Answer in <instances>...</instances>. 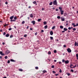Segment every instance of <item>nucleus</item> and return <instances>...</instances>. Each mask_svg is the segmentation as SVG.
<instances>
[{"mask_svg": "<svg viewBox=\"0 0 78 78\" xmlns=\"http://www.w3.org/2000/svg\"><path fill=\"white\" fill-rule=\"evenodd\" d=\"M65 62V64H69V60H65L64 59L62 60V62Z\"/></svg>", "mask_w": 78, "mask_h": 78, "instance_id": "1", "label": "nucleus"}, {"mask_svg": "<svg viewBox=\"0 0 78 78\" xmlns=\"http://www.w3.org/2000/svg\"><path fill=\"white\" fill-rule=\"evenodd\" d=\"M53 4L54 5H57V1H56V0H55L53 1Z\"/></svg>", "mask_w": 78, "mask_h": 78, "instance_id": "2", "label": "nucleus"}, {"mask_svg": "<svg viewBox=\"0 0 78 78\" xmlns=\"http://www.w3.org/2000/svg\"><path fill=\"white\" fill-rule=\"evenodd\" d=\"M67 50L68 53H71L72 52V50L70 48L67 49Z\"/></svg>", "mask_w": 78, "mask_h": 78, "instance_id": "3", "label": "nucleus"}, {"mask_svg": "<svg viewBox=\"0 0 78 78\" xmlns=\"http://www.w3.org/2000/svg\"><path fill=\"white\" fill-rule=\"evenodd\" d=\"M10 52V51H9V50H7V51H5V54L6 55H8V53H9V52Z\"/></svg>", "mask_w": 78, "mask_h": 78, "instance_id": "4", "label": "nucleus"}, {"mask_svg": "<svg viewBox=\"0 0 78 78\" xmlns=\"http://www.w3.org/2000/svg\"><path fill=\"white\" fill-rule=\"evenodd\" d=\"M75 46H78V42L76 43V41H75Z\"/></svg>", "mask_w": 78, "mask_h": 78, "instance_id": "5", "label": "nucleus"}, {"mask_svg": "<svg viewBox=\"0 0 78 78\" xmlns=\"http://www.w3.org/2000/svg\"><path fill=\"white\" fill-rule=\"evenodd\" d=\"M61 12V15H62L63 14H64V11L63 10H61L60 11Z\"/></svg>", "mask_w": 78, "mask_h": 78, "instance_id": "6", "label": "nucleus"}, {"mask_svg": "<svg viewBox=\"0 0 78 78\" xmlns=\"http://www.w3.org/2000/svg\"><path fill=\"white\" fill-rule=\"evenodd\" d=\"M0 54L2 56H4V55H5V54H4L3 53V52H2V51H0Z\"/></svg>", "mask_w": 78, "mask_h": 78, "instance_id": "7", "label": "nucleus"}, {"mask_svg": "<svg viewBox=\"0 0 78 78\" xmlns=\"http://www.w3.org/2000/svg\"><path fill=\"white\" fill-rule=\"evenodd\" d=\"M50 34L51 35H52L53 34V31H51L50 32Z\"/></svg>", "mask_w": 78, "mask_h": 78, "instance_id": "8", "label": "nucleus"}, {"mask_svg": "<svg viewBox=\"0 0 78 78\" xmlns=\"http://www.w3.org/2000/svg\"><path fill=\"white\" fill-rule=\"evenodd\" d=\"M13 18H14V16H11L10 19H11V20H12V19H13Z\"/></svg>", "mask_w": 78, "mask_h": 78, "instance_id": "9", "label": "nucleus"}, {"mask_svg": "<svg viewBox=\"0 0 78 78\" xmlns=\"http://www.w3.org/2000/svg\"><path fill=\"white\" fill-rule=\"evenodd\" d=\"M32 23L33 24V25H35V21L33 20L32 21Z\"/></svg>", "mask_w": 78, "mask_h": 78, "instance_id": "10", "label": "nucleus"}, {"mask_svg": "<svg viewBox=\"0 0 78 78\" xmlns=\"http://www.w3.org/2000/svg\"><path fill=\"white\" fill-rule=\"evenodd\" d=\"M58 9H60V11H62V8L61 7H59L58 8Z\"/></svg>", "mask_w": 78, "mask_h": 78, "instance_id": "11", "label": "nucleus"}, {"mask_svg": "<svg viewBox=\"0 0 78 78\" xmlns=\"http://www.w3.org/2000/svg\"><path fill=\"white\" fill-rule=\"evenodd\" d=\"M14 19V20H17V19H18V18H17V16H15Z\"/></svg>", "mask_w": 78, "mask_h": 78, "instance_id": "12", "label": "nucleus"}, {"mask_svg": "<svg viewBox=\"0 0 78 78\" xmlns=\"http://www.w3.org/2000/svg\"><path fill=\"white\" fill-rule=\"evenodd\" d=\"M6 37H9V34H7L5 35Z\"/></svg>", "mask_w": 78, "mask_h": 78, "instance_id": "13", "label": "nucleus"}, {"mask_svg": "<svg viewBox=\"0 0 78 78\" xmlns=\"http://www.w3.org/2000/svg\"><path fill=\"white\" fill-rule=\"evenodd\" d=\"M18 70L19 71H20V72H22V71H23V69H19Z\"/></svg>", "mask_w": 78, "mask_h": 78, "instance_id": "14", "label": "nucleus"}, {"mask_svg": "<svg viewBox=\"0 0 78 78\" xmlns=\"http://www.w3.org/2000/svg\"><path fill=\"white\" fill-rule=\"evenodd\" d=\"M63 30H64V31H67L68 29L66 28H64Z\"/></svg>", "mask_w": 78, "mask_h": 78, "instance_id": "15", "label": "nucleus"}, {"mask_svg": "<svg viewBox=\"0 0 78 78\" xmlns=\"http://www.w3.org/2000/svg\"><path fill=\"white\" fill-rule=\"evenodd\" d=\"M48 27V26H47V25H46L44 27V28L45 29H47V28Z\"/></svg>", "mask_w": 78, "mask_h": 78, "instance_id": "16", "label": "nucleus"}, {"mask_svg": "<svg viewBox=\"0 0 78 78\" xmlns=\"http://www.w3.org/2000/svg\"><path fill=\"white\" fill-rule=\"evenodd\" d=\"M10 61H11V62H15V60H14L12 59H11Z\"/></svg>", "mask_w": 78, "mask_h": 78, "instance_id": "17", "label": "nucleus"}, {"mask_svg": "<svg viewBox=\"0 0 78 78\" xmlns=\"http://www.w3.org/2000/svg\"><path fill=\"white\" fill-rule=\"evenodd\" d=\"M77 26H78V23H77L76 25H74L73 27H77Z\"/></svg>", "mask_w": 78, "mask_h": 78, "instance_id": "18", "label": "nucleus"}, {"mask_svg": "<svg viewBox=\"0 0 78 78\" xmlns=\"http://www.w3.org/2000/svg\"><path fill=\"white\" fill-rule=\"evenodd\" d=\"M60 28L61 29H62L63 28H64V27H63L62 26H60Z\"/></svg>", "mask_w": 78, "mask_h": 78, "instance_id": "19", "label": "nucleus"}, {"mask_svg": "<svg viewBox=\"0 0 78 78\" xmlns=\"http://www.w3.org/2000/svg\"><path fill=\"white\" fill-rule=\"evenodd\" d=\"M13 35H11L10 36V38H12V37H13Z\"/></svg>", "mask_w": 78, "mask_h": 78, "instance_id": "20", "label": "nucleus"}, {"mask_svg": "<svg viewBox=\"0 0 78 78\" xmlns=\"http://www.w3.org/2000/svg\"><path fill=\"white\" fill-rule=\"evenodd\" d=\"M30 17H31V18H33V15L32 14L30 15Z\"/></svg>", "mask_w": 78, "mask_h": 78, "instance_id": "21", "label": "nucleus"}, {"mask_svg": "<svg viewBox=\"0 0 78 78\" xmlns=\"http://www.w3.org/2000/svg\"><path fill=\"white\" fill-rule=\"evenodd\" d=\"M47 72V71H45V70H44L43 71V73H46Z\"/></svg>", "mask_w": 78, "mask_h": 78, "instance_id": "22", "label": "nucleus"}, {"mask_svg": "<svg viewBox=\"0 0 78 78\" xmlns=\"http://www.w3.org/2000/svg\"><path fill=\"white\" fill-rule=\"evenodd\" d=\"M62 21H64L65 20V19L62 18L61 20Z\"/></svg>", "mask_w": 78, "mask_h": 78, "instance_id": "23", "label": "nucleus"}, {"mask_svg": "<svg viewBox=\"0 0 78 78\" xmlns=\"http://www.w3.org/2000/svg\"><path fill=\"white\" fill-rule=\"evenodd\" d=\"M35 68V69H36V70H38L39 69V68L37 66Z\"/></svg>", "mask_w": 78, "mask_h": 78, "instance_id": "24", "label": "nucleus"}, {"mask_svg": "<svg viewBox=\"0 0 78 78\" xmlns=\"http://www.w3.org/2000/svg\"><path fill=\"white\" fill-rule=\"evenodd\" d=\"M57 52V51H56V50H55L54 51V52L55 53H56Z\"/></svg>", "mask_w": 78, "mask_h": 78, "instance_id": "25", "label": "nucleus"}, {"mask_svg": "<svg viewBox=\"0 0 78 78\" xmlns=\"http://www.w3.org/2000/svg\"><path fill=\"white\" fill-rule=\"evenodd\" d=\"M50 38L51 40H53V37H50Z\"/></svg>", "mask_w": 78, "mask_h": 78, "instance_id": "26", "label": "nucleus"}, {"mask_svg": "<svg viewBox=\"0 0 78 78\" xmlns=\"http://www.w3.org/2000/svg\"><path fill=\"white\" fill-rule=\"evenodd\" d=\"M55 26H54L52 28V30H54V29H55Z\"/></svg>", "mask_w": 78, "mask_h": 78, "instance_id": "27", "label": "nucleus"}, {"mask_svg": "<svg viewBox=\"0 0 78 78\" xmlns=\"http://www.w3.org/2000/svg\"><path fill=\"white\" fill-rule=\"evenodd\" d=\"M41 19H39L37 20L38 22H40V21H41Z\"/></svg>", "mask_w": 78, "mask_h": 78, "instance_id": "28", "label": "nucleus"}, {"mask_svg": "<svg viewBox=\"0 0 78 78\" xmlns=\"http://www.w3.org/2000/svg\"><path fill=\"white\" fill-rule=\"evenodd\" d=\"M4 58H5V59H8V56H5V57Z\"/></svg>", "mask_w": 78, "mask_h": 78, "instance_id": "29", "label": "nucleus"}, {"mask_svg": "<svg viewBox=\"0 0 78 78\" xmlns=\"http://www.w3.org/2000/svg\"><path fill=\"white\" fill-rule=\"evenodd\" d=\"M51 68H52V69H53V68H55V66H54V65L51 66Z\"/></svg>", "mask_w": 78, "mask_h": 78, "instance_id": "30", "label": "nucleus"}, {"mask_svg": "<svg viewBox=\"0 0 78 78\" xmlns=\"http://www.w3.org/2000/svg\"><path fill=\"white\" fill-rule=\"evenodd\" d=\"M7 63H8V64H9V63H10V60H8L7 61Z\"/></svg>", "mask_w": 78, "mask_h": 78, "instance_id": "31", "label": "nucleus"}, {"mask_svg": "<svg viewBox=\"0 0 78 78\" xmlns=\"http://www.w3.org/2000/svg\"><path fill=\"white\" fill-rule=\"evenodd\" d=\"M57 19H60V17L59 16H58L57 17Z\"/></svg>", "mask_w": 78, "mask_h": 78, "instance_id": "32", "label": "nucleus"}, {"mask_svg": "<svg viewBox=\"0 0 78 78\" xmlns=\"http://www.w3.org/2000/svg\"><path fill=\"white\" fill-rule=\"evenodd\" d=\"M44 25H46V24H47V22H44Z\"/></svg>", "mask_w": 78, "mask_h": 78, "instance_id": "33", "label": "nucleus"}, {"mask_svg": "<svg viewBox=\"0 0 78 78\" xmlns=\"http://www.w3.org/2000/svg\"><path fill=\"white\" fill-rule=\"evenodd\" d=\"M73 31H76V28H73Z\"/></svg>", "mask_w": 78, "mask_h": 78, "instance_id": "34", "label": "nucleus"}, {"mask_svg": "<svg viewBox=\"0 0 78 78\" xmlns=\"http://www.w3.org/2000/svg\"><path fill=\"white\" fill-rule=\"evenodd\" d=\"M52 2H51L50 3H49V5H52Z\"/></svg>", "mask_w": 78, "mask_h": 78, "instance_id": "35", "label": "nucleus"}, {"mask_svg": "<svg viewBox=\"0 0 78 78\" xmlns=\"http://www.w3.org/2000/svg\"><path fill=\"white\" fill-rule=\"evenodd\" d=\"M48 55H50V54H51V52L50 51L48 52Z\"/></svg>", "mask_w": 78, "mask_h": 78, "instance_id": "36", "label": "nucleus"}, {"mask_svg": "<svg viewBox=\"0 0 78 78\" xmlns=\"http://www.w3.org/2000/svg\"><path fill=\"white\" fill-rule=\"evenodd\" d=\"M59 72H60V73H61V72H62L61 69H60L59 70Z\"/></svg>", "mask_w": 78, "mask_h": 78, "instance_id": "37", "label": "nucleus"}, {"mask_svg": "<svg viewBox=\"0 0 78 78\" xmlns=\"http://www.w3.org/2000/svg\"><path fill=\"white\" fill-rule=\"evenodd\" d=\"M27 34H25L24 35V37H27Z\"/></svg>", "mask_w": 78, "mask_h": 78, "instance_id": "38", "label": "nucleus"}, {"mask_svg": "<svg viewBox=\"0 0 78 78\" xmlns=\"http://www.w3.org/2000/svg\"><path fill=\"white\" fill-rule=\"evenodd\" d=\"M12 30V28H9V31H10Z\"/></svg>", "mask_w": 78, "mask_h": 78, "instance_id": "39", "label": "nucleus"}, {"mask_svg": "<svg viewBox=\"0 0 78 78\" xmlns=\"http://www.w3.org/2000/svg\"><path fill=\"white\" fill-rule=\"evenodd\" d=\"M33 3L34 4H35V3H36V1H34L33 2Z\"/></svg>", "mask_w": 78, "mask_h": 78, "instance_id": "40", "label": "nucleus"}, {"mask_svg": "<svg viewBox=\"0 0 78 78\" xmlns=\"http://www.w3.org/2000/svg\"><path fill=\"white\" fill-rule=\"evenodd\" d=\"M76 67V65H75V66H74L73 67V69L74 68H75V67Z\"/></svg>", "mask_w": 78, "mask_h": 78, "instance_id": "41", "label": "nucleus"}, {"mask_svg": "<svg viewBox=\"0 0 78 78\" xmlns=\"http://www.w3.org/2000/svg\"><path fill=\"white\" fill-rule=\"evenodd\" d=\"M25 21H23L22 22V24H24V23H25Z\"/></svg>", "mask_w": 78, "mask_h": 78, "instance_id": "42", "label": "nucleus"}, {"mask_svg": "<svg viewBox=\"0 0 78 78\" xmlns=\"http://www.w3.org/2000/svg\"><path fill=\"white\" fill-rule=\"evenodd\" d=\"M62 62H58V63L59 64H62Z\"/></svg>", "mask_w": 78, "mask_h": 78, "instance_id": "43", "label": "nucleus"}, {"mask_svg": "<svg viewBox=\"0 0 78 78\" xmlns=\"http://www.w3.org/2000/svg\"><path fill=\"white\" fill-rule=\"evenodd\" d=\"M6 34V33L5 32H4L3 33V35L5 36Z\"/></svg>", "mask_w": 78, "mask_h": 78, "instance_id": "44", "label": "nucleus"}, {"mask_svg": "<svg viewBox=\"0 0 78 78\" xmlns=\"http://www.w3.org/2000/svg\"><path fill=\"white\" fill-rule=\"evenodd\" d=\"M67 75H68V76H69L70 75V73H68V74H67Z\"/></svg>", "mask_w": 78, "mask_h": 78, "instance_id": "45", "label": "nucleus"}, {"mask_svg": "<svg viewBox=\"0 0 78 78\" xmlns=\"http://www.w3.org/2000/svg\"><path fill=\"white\" fill-rule=\"evenodd\" d=\"M71 72H73V70L71 69Z\"/></svg>", "mask_w": 78, "mask_h": 78, "instance_id": "46", "label": "nucleus"}, {"mask_svg": "<svg viewBox=\"0 0 78 78\" xmlns=\"http://www.w3.org/2000/svg\"><path fill=\"white\" fill-rule=\"evenodd\" d=\"M42 11H44V8H42L41 9Z\"/></svg>", "mask_w": 78, "mask_h": 78, "instance_id": "47", "label": "nucleus"}, {"mask_svg": "<svg viewBox=\"0 0 78 78\" xmlns=\"http://www.w3.org/2000/svg\"><path fill=\"white\" fill-rule=\"evenodd\" d=\"M55 11H59V9H55Z\"/></svg>", "mask_w": 78, "mask_h": 78, "instance_id": "48", "label": "nucleus"}, {"mask_svg": "<svg viewBox=\"0 0 78 78\" xmlns=\"http://www.w3.org/2000/svg\"><path fill=\"white\" fill-rule=\"evenodd\" d=\"M76 56L77 58H78V54H76Z\"/></svg>", "mask_w": 78, "mask_h": 78, "instance_id": "49", "label": "nucleus"}, {"mask_svg": "<svg viewBox=\"0 0 78 78\" xmlns=\"http://www.w3.org/2000/svg\"><path fill=\"white\" fill-rule=\"evenodd\" d=\"M59 75V74H55V76H58Z\"/></svg>", "mask_w": 78, "mask_h": 78, "instance_id": "50", "label": "nucleus"}, {"mask_svg": "<svg viewBox=\"0 0 78 78\" xmlns=\"http://www.w3.org/2000/svg\"><path fill=\"white\" fill-rule=\"evenodd\" d=\"M68 30H71V27H69L68 28Z\"/></svg>", "mask_w": 78, "mask_h": 78, "instance_id": "51", "label": "nucleus"}, {"mask_svg": "<svg viewBox=\"0 0 78 78\" xmlns=\"http://www.w3.org/2000/svg\"><path fill=\"white\" fill-rule=\"evenodd\" d=\"M5 4H6V5L8 4V2H5Z\"/></svg>", "mask_w": 78, "mask_h": 78, "instance_id": "52", "label": "nucleus"}, {"mask_svg": "<svg viewBox=\"0 0 78 78\" xmlns=\"http://www.w3.org/2000/svg\"><path fill=\"white\" fill-rule=\"evenodd\" d=\"M72 25H73V26H74V25H75V23H72Z\"/></svg>", "mask_w": 78, "mask_h": 78, "instance_id": "53", "label": "nucleus"}, {"mask_svg": "<svg viewBox=\"0 0 78 78\" xmlns=\"http://www.w3.org/2000/svg\"><path fill=\"white\" fill-rule=\"evenodd\" d=\"M7 25H8V24H5L4 25V27H6V26H7Z\"/></svg>", "mask_w": 78, "mask_h": 78, "instance_id": "54", "label": "nucleus"}, {"mask_svg": "<svg viewBox=\"0 0 78 78\" xmlns=\"http://www.w3.org/2000/svg\"><path fill=\"white\" fill-rule=\"evenodd\" d=\"M52 72H53V73H55V71H52Z\"/></svg>", "mask_w": 78, "mask_h": 78, "instance_id": "55", "label": "nucleus"}, {"mask_svg": "<svg viewBox=\"0 0 78 78\" xmlns=\"http://www.w3.org/2000/svg\"><path fill=\"white\" fill-rule=\"evenodd\" d=\"M63 47H66V45H63Z\"/></svg>", "mask_w": 78, "mask_h": 78, "instance_id": "56", "label": "nucleus"}, {"mask_svg": "<svg viewBox=\"0 0 78 78\" xmlns=\"http://www.w3.org/2000/svg\"><path fill=\"white\" fill-rule=\"evenodd\" d=\"M37 32H36V33H35V36H36L37 34Z\"/></svg>", "mask_w": 78, "mask_h": 78, "instance_id": "57", "label": "nucleus"}, {"mask_svg": "<svg viewBox=\"0 0 78 78\" xmlns=\"http://www.w3.org/2000/svg\"><path fill=\"white\" fill-rule=\"evenodd\" d=\"M41 33H43V32H44V30H41Z\"/></svg>", "mask_w": 78, "mask_h": 78, "instance_id": "58", "label": "nucleus"}, {"mask_svg": "<svg viewBox=\"0 0 78 78\" xmlns=\"http://www.w3.org/2000/svg\"><path fill=\"white\" fill-rule=\"evenodd\" d=\"M29 28V26H28L27 27V29H28V28Z\"/></svg>", "mask_w": 78, "mask_h": 78, "instance_id": "59", "label": "nucleus"}, {"mask_svg": "<svg viewBox=\"0 0 78 78\" xmlns=\"http://www.w3.org/2000/svg\"><path fill=\"white\" fill-rule=\"evenodd\" d=\"M54 62H56V61H57L56 60H54Z\"/></svg>", "mask_w": 78, "mask_h": 78, "instance_id": "60", "label": "nucleus"}, {"mask_svg": "<svg viewBox=\"0 0 78 78\" xmlns=\"http://www.w3.org/2000/svg\"><path fill=\"white\" fill-rule=\"evenodd\" d=\"M13 22H16V20H12Z\"/></svg>", "mask_w": 78, "mask_h": 78, "instance_id": "61", "label": "nucleus"}, {"mask_svg": "<svg viewBox=\"0 0 78 78\" xmlns=\"http://www.w3.org/2000/svg\"><path fill=\"white\" fill-rule=\"evenodd\" d=\"M62 33H64V32H65V30H63L62 31Z\"/></svg>", "mask_w": 78, "mask_h": 78, "instance_id": "62", "label": "nucleus"}, {"mask_svg": "<svg viewBox=\"0 0 78 78\" xmlns=\"http://www.w3.org/2000/svg\"><path fill=\"white\" fill-rule=\"evenodd\" d=\"M30 30H33V28H30Z\"/></svg>", "mask_w": 78, "mask_h": 78, "instance_id": "63", "label": "nucleus"}, {"mask_svg": "<svg viewBox=\"0 0 78 78\" xmlns=\"http://www.w3.org/2000/svg\"><path fill=\"white\" fill-rule=\"evenodd\" d=\"M70 66H73V64H72V65L71 64Z\"/></svg>", "mask_w": 78, "mask_h": 78, "instance_id": "64", "label": "nucleus"}]
</instances>
